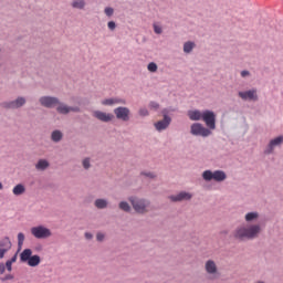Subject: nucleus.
Wrapping results in <instances>:
<instances>
[{"label":"nucleus","instance_id":"17","mask_svg":"<svg viewBox=\"0 0 283 283\" xmlns=\"http://www.w3.org/2000/svg\"><path fill=\"white\" fill-rule=\"evenodd\" d=\"M59 106L56 107V112L57 114H70V112H80L78 107H72V106H67L66 104H63L60 102V104H57Z\"/></svg>","mask_w":283,"mask_h":283},{"label":"nucleus","instance_id":"45","mask_svg":"<svg viewBox=\"0 0 283 283\" xmlns=\"http://www.w3.org/2000/svg\"><path fill=\"white\" fill-rule=\"evenodd\" d=\"M11 264H14L17 262V254H14L10 260H8Z\"/></svg>","mask_w":283,"mask_h":283},{"label":"nucleus","instance_id":"13","mask_svg":"<svg viewBox=\"0 0 283 283\" xmlns=\"http://www.w3.org/2000/svg\"><path fill=\"white\" fill-rule=\"evenodd\" d=\"M163 114L164 118L154 124L156 132L159 133L165 132V129H168L171 125V118L169 117V115H167V111H163Z\"/></svg>","mask_w":283,"mask_h":283},{"label":"nucleus","instance_id":"27","mask_svg":"<svg viewBox=\"0 0 283 283\" xmlns=\"http://www.w3.org/2000/svg\"><path fill=\"white\" fill-rule=\"evenodd\" d=\"M82 167L84 169H90L92 167V159L90 157H86L82 160Z\"/></svg>","mask_w":283,"mask_h":283},{"label":"nucleus","instance_id":"19","mask_svg":"<svg viewBox=\"0 0 283 283\" xmlns=\"http://www.w3.org/2000/svg\"><path fill=\"white\" fill-rule=\"evenodd\" d=\"M87 6V2L85 0H73L71 2V8H73V10H85Z\"/></svg>","mask_w":283,"mask_h":283},{"label":"nucleus","instance_id":"7","mask_svg":"<svg viewBox=\"0 0 283 283\" xmlns=\"http://www.w3.org/2000/svg\"><path fill=\"white\" fill-rule=\"evenodd\" d=\"M25 103H28L25 97L18 96L15 99L2 102L0 107L3 109H21V107H24Z\"/></svg>","mask_w":283,"mask_h":283},{"label":"nucleus","instance_id":"47","mask_svg":"<svg viewBox=\"0 0 283 283\" xmlns=\"http://www.w3.org/2000/svg\"><path fill=\"white\" fill-rule=\"evenodd\" d=\"M0 52H1V49H0Z\"/></svg>","mask_w":283,"mask_h":283},{"label":"nucleus","instance_id":"10","mask_svg":"<svg viewBox=\"0 0 283 283\" xmlns=\"http://www.w3.org/2000/svg\"><path fill=\"white\" fill-rule=\"evenodd\" d=\"M117 120H122L123 123L129 122L132 118V111L127 106H118L113 111Z\"/></svg>","mask_w":283,"mask_h":283},{"label":"nucleus","instance_id":"26","mask_svg":"<svg viewBox=\"0 0 283 283\" xmlns=\"http://www.w3.org/2000/svg\"><path fill=\"white\" fill-rule=\"evenodd\" d=\"M118 208L120 211H125V213H129L132 211V206H129V202L127 201H120L118 203Z\"/></svg>","mask_w":283,"mask_h":283},{"label":"nucleus","instance_id":"44","mask_svg":"<svg viewBox=\"0 0 283 283\" xmlns=\"http://www.w3.org/2000/svg\"><path fill=\"white\" fill-rule=\"evenodd\" d=\"M6 273V264L0 263V275H3Z\"/></svg>","mask_w":283,"mask_h":283},{"label":"nucleus","instance_id":"29","mask_svg":"<svg viewBox=\"0 0 283 283\" xmlns=\"http://www.w3.org/2000/svg\"><path fill=\"white\" fill-rule=\"evenodd\" d=\"M147 70L148 72H158V64H156V62H150L147 65Z\"/></svg>","mask_w":283,"mask_h":283},{"label":"nucleus","instance_id":"42","mask_svg":"<svg viewBox=\"0 0 283 283\" xmlns=\"http://www.w3.org/2000/svg\"><path fill=\"white\" fill-rule=\"evenodd\" d=\"M4 266H6L7 271H9V273L12 271V263L11 262L7 261Z\"/></svg>","mask_w":283,"mask_h":283},{"label":"nucleus","instance_id":"21","mask_svg":"<svg viewBox=\"0 0 283 283\" xmlns=\"http://www.w3.org/2000/svg\"><path fill=\"white\" fill-rule=\"evenodd\" d=\"M258 218H260V213L258 211H252V212L245 213L244 220L245 222L250 223V222H255Z\"/></svg>","mask_w":283,"mask_h":283},{"label":"nucleus","instance_id":"37","mask_svg":"<svg viewBox=\"0 0 283 283\" xmlns=\"http://www.w3.org/2000/svg\"><path fill=\"white\" fill-rule=\"evenodd\" d=\"M96 240H97V242H103L105 240V233L97 232Z\"/></svg>","mask_w":283,"mask_h":283},{"label":"nucleus","instance_id":"2","mask_svg":"<svg viewBox=\"0 0 283 283\" xmlns=\"http://www.w3.org/2000/svg\"><path fill=\"white\" fill-rule=\"evenodd\" d=\"M188 117L190 120H203L206 127L209 129H216V113L213 111L205 109H192L188 111Z\"/></svg>","mask_w":283,"mask_h":283},{"label":"nucleus","instance_id":"18","mask_svg":"<svg viewBox=\"0 0 283 283\" xmlns=\"http://www.w3.org/2000/svg\"><path fill=\"white\" fill-rule=\"evenodd\" d=\"M50 168V161L48 159H39L35 164L36 171H45V169Z\"/></svg>","mask_w":283,"mask_h":283},{"label":"nucleus","instance_id":"24","mask_svg":"<svg viewBox=\"0 0 283 283\" xmlns=\"http://www.w3.org/2000/svg\"><path fill=\"white\" fill-rule=\"evenodd\" d=\"M13 196H23L25 193V186L23 184H18L13 189H12Z\"/></svg>","mask_w":283,"mask_h":283},{"label":"nucleus","instance_id":"30","mask_svg":"<svg viewBox=\"0 0 283 283\" xmlns=\"http://www.w3.org/2000/svg\"><path fill=\"white\" fill-rule=\"evenodd\" d=\"M138 115L145 118L149 116V111L147 109V107H140L138 111Z\"/></svg>","mask_w":283,"mask_h":283},{"label":"nucleus","instance_id":"16","mask_svg":"<svg viewBox=\"0 0 283 283\" xmlns=\"http://www.w3.org/2000/svg\"><path fill=\"white\" fill-rule=\"evenodd\" d=\"M93 116L97 120H101V123H112V120H114V114L103 111H94Z\"/></svg>","mask_w":283,"mask_h":283},{"label":"nucleus","instance_id":"14","mask_svg":"<svg viewBox=\"0 0 283 283\" xmlns=\"http://www.w3.org/2000/svg\"><path fill=\"white\" fill-rule=\"evenodd\" d=\"M205 270L208 275H210V280H218V265L216 264V261L208 260L205 263Z\"/></svg>","mask_w":283,"mask_h":283},{"label":"nucleus","instance_id":"34","mask_svg":"<svg viewBox=\"0 0 283 283\" xmlns=\"http://www.w3.org/2000/svg\"><path fill=\"white\" fill-rule=\"evenodd\" d=\"M155 34H163V27L158 25L157 23L153 24Z\"/></svg>","mask_w":283,"mask_h":283},{"label":"nucleus","instance_id":"3","mask_svg":"<svg viewBox=\"0 0 283 283\" xmlns=\"http://www.w3.org/2000/svg\"><path fill=\"white\" fill-rule=\"evenodd\" d=\"M134 211L140 213L142 216L149 212V207H151V201L146 198H138L136 196L128 197Z\"/></svg>","mask_w":283,"mask_h":283},{"label":"nucleus","instance_id":"12","mask_svg":"<svg viewBox=\"0 0 283 283\" xmlns=\"http://www.w3.org/2000/svg\"><path fill=\"white\" fill-rule=\"evenodd\" d=\"M238 96L239 98H241V101H249V102H253L255 103V101H258V88L253 87L250 88L248 91H239L238 92Z\"/></svg>","mask_w":283,"mask_h":283},{"label":"nucleus","instance_id":"36","mask_svg":"<svg viewBox=\"0 0 283 283\" xmlns=\"http://www.w3.org/2000/svg\"><path fill=\"white\" fill-rule=\"evenodd\" d=\"M148 106L151 108V109H159L160 108V104H158V102H149Z\"/></svg>","mask_w":283,"mask_h":283},{"label":"nucleus","instance_id":"25","mask_svg":"<svg viewBox=\"0 0 283 283\" xmlns=\"http://www.w3.org/2000/svg\"><path fill=\"white\" fill-rule=\"evenodd\" d=\"M0 249H7V251L9 249H12V242L10 241V238L4 237L1 241H0Z\"/></svg>","mask_w":283,"mask_h":283},{"label":"nucleus","instance_id":"1","mask_svg":"<svg viewBox=\"0 0 283 283\" xmlns=\"http://www.w3.org/2000/svg\"><path fill=\"white\" fill-rule=\"evenodd\" d=\"M261 233L262 226L259 223H248L237 227L233 231V238L239 242H247L260 238Z\"/></svg>","mask_w":283,"mask_h":283},{"label":"nucleus","instance_id":"33","mask_svg":"<svg viewBox=\"0 0 283 283\" xmlns=\"http://www.w3.org/2000/svg\"><path fill=\"white\" fill-rule=\"evenodd\" d=\"M104 13L106 14V17H114V8L112 7H106L104 9Z\"/></svg>","mask_w":283,"mask_h":283},{"label":"nucleus","instance_id":"31","mask_svg":"<svg viewBox=\"0 0 283 283\" xmlns=\"http://www.w3.org/2000/svg\"><path fill=\"white\" fill-rule=\"evenodd\" d=\"M140 176H145L146 178H150V180H153L154 178H156V174L151 172V171H142Z\"/></svg>","mask_w":283,"mask_h":283},{"label":"nucleus","instance_id":"23","mask_svg":"<svg viewBox=\"0 0 283 283\" xmlns=\"http://www.w3.org/2000/svg\"><path fill=\"white\" fill-rule=\"evenodd\" d=\"M109 205V201H107V199H96L94 201V206L96 207V209H107V206Z\"/></svg>","mask_w":283,"mask_h":283},{"label":"nucleus","instance_id":"46","mask_svg":"<svg viewBox=\"0 0 283 283\" xmlns=\"http://www.w3.org/2000/svg\"><path fill=\"white\" fill-rule=\"evenodd\" d=\"M3 189V184L0 182V191Z\"/></svg>","mask_w":283,"mask_h":283},{"label":"nucleus","instance_id":"41","mask_svg":"<svg viewBox=\"0 0 283 283\" xmlns=\"http://www.w3.org/2000/svg\"><path fill=\"white\" fill-rule=\"evenodd\" d=\"M241 76L242 78H247V76H251V72L244 70V71H241Z\"/></svg>","mask_w":283,"mask_h":283},{"label":"nucleus","instance_id":"38","mask_svg":"<svg viewBox=\"0 0 283 283\" xmlns=\"http://www.w3.org/2000/svg\"><path fill=\"white\" fill-rule=\"evenodd\" d=\"M107 28H108V30H111L112 32H114V30H116V22L109 21V22L107 23Z\"/></svg>","mask_w":283,"mask_h":283},{"label":"nucleus","instance_id":"43","mask_svg":"<svg viewBox=\"0 0 283 283\" xmlns=\"http://www.w3.org/2000/svg\"><path fill=\"white\" fill-rule=\"evenodd\" d=\"M84 238L86 240H92L94 238V234H92L91 232H85Z\"/></svg>","mask_w":283,"mask_h":283},{"label":"nucleus","instance_id":"20","mask_svg":"<svg viewBox=\"0 0 283 283\" xmlns=\"http://www.w3.org/2000/svg\"><path fill=\"white\" fill-rule=\"evenodd\" d=\"M51 140L52 143L59 144L61 140H63V132L60 129H54L51 133Z\"/></svg>","mask_w":283,"mask_h":283},{"label":"nucleus","instance_id":"11","mask_svg":"<svg viewBox=\"0 0 283 283\" xmlns=\"http://www.w3.org/2000/svg\"><path fill=\"white\" fill-rule=\"evenodd\" d=\"M39 103L42 107H45L46 109H53L55 105H60L61 101L59 97L44 95L39 98Z\"/></svg>","mask_w":283,"mask_h":283},{"label":"nucleus","instance_id":"15","mask_svg":"<svg viewBox=\"0 0 283 283\" xmlns=\"http://www.w3.org/2000/svg\"><path fill=\"white\" fill-rule=\"evenodd\" d=\"M191 198H193V193L187 191H180L168 197L170 202H185L191 200Z\"/></svg>","mask_w":283,"mask_h":283},{"label":"nucleus","instance_id":"35","mask_svg":"<svg viewBox=\"0 0 283 283\" xmlns=\"http://www.w3.org/2000/svg\"><path fill=\"white\" fill-rule=\"evenodd\" d=\"M114 99H115V105H127V101L125 98L114 97Z\"/></svg>","mask_w":283,"mask_h":283},{"label":"nucleus","instance_id":"6","mask_svg":"<svg viewBox=\"0 0 283 283\" xmlns=\"http://www.w3.org/2000/svg\"><path fill=\"white\" fill-rule=\"evenodd\" d=\"M214 128L205 127L200 123H193L190 126L191 136H200L201 138H209L213 134Z\"/></svg>","mask_w":283,"mask_h":283},{"label":"nucleus","instance_id":"28","mask_svg":"<svg viewBox=\"0 0 283 283\" xmlns=\"http://www.w3.org/2000/svg\"><path fill=\"white\" fill-rule=\"evenodd\" d=\"M23 242H25V234L23 232L18 233V247L21 249L23 247Z\"/></svg>","mask_w":283,"mask_h":283},{"label":"nucleus","instance_id":"4","mask_svg":"<svg viewBox=\"0 0 283 283\" xmlns=\"http://www.w3.org/2000/svg\"><path fill=\"white\" fill-rule=\"evenodd\" d=\"M20 262L28 264V266H39L41 264V256L39 254L32 255V249H24L20 253Z\"/></svg>","mask_w":283,"mask_h":283},{"label":"nucleus","instance_id":"22","mask_svg":"<svg viewBox=\"0 0 283 283\" xmlns=\"http://www.w3.org/2000/svg\"><path fill=\"white\" fill-rule=\"evenodd\" d=\"M195 49H196V42L187 41V42L184 43L185 54H191V52H193Z\"/></svg>","mask_w":283,"mask_h":283},{"label":"nucleus","instance_id":"39","mask_svg":"<svg viewBox=\"0 0 283 283\" xmlns=\"http://www.w3.org/2000/svg\"><path fill=\"white\" fill-rule=\"evenodd\" d=\"M8 280H14V275L7 274L3 277H1V282H8Z\"/></svg>","mask_w":283,"mask_h":283},{"label":"nucleus","instance_id":"32","mask_svg":"<svg viewBox=\"0 0 283 283\" xmlns=\"http://www.w3.org/2000/svg\"><path fill=\"white\" fill-rule=\"evenodd\" d=\"M102 105H107L109 107H112V105H115V99L113 98H106L104 101H102Z\"/></svg>","mask_w":283,"mask_h":283},{"label":"nucleus","instance_id":"8","mask_svg":"<svg viewBox=\"0 0 283 283\" xmlns=\"http://www.w3.org/2000/svg\"><path fill=\"white\" fill-rule=\"evenodd\" d=\"M31 234L36 240H48V238L52 237V231L44 226H36L31 228Z\"/></svg>","mask_w":283,"mask_h":283},{"label":"nucleus","instance_id":"5","mask_svg":"<svg viewBox=\"0 0 283 283\" xmlns=\"http://www.w3.org/2000/svg\"><path fill=\"white\" fill-rule=\"evenodd\" d=\"M201 178L206 182H211V180H214L216 182H224V180H227V172L223 170H205L201 175Z\"/></svg>","mask_w":283,"mask_h":283},{"label":"nucleus","instance_id":"9","mask_svg":"<svg viewBox=\"0 0 283 283\" xmlns=\"http://www.w3.org/2000/svg\"><path fill=\"white\" fill-rule=\"evenodd\" d=\"M282 145L283 135H279L269 142V144L265 146V149L263 150V154L265 156H271V154H275V149H277V147H282Z\"/></svg>","mask_w":283,"mask_h":283},{"label":"nucleus","instance_id":"40","mask_svg":"<svg viewBox=\"0 0 283 283\" xmlns=\"http://www.w3.org/2000/svg\"><path fill=\"white\" fill-rule=\"evenodd\" d=\"M7 252L8 249L0 248V260H3V258H6Z\"/></svg>","mask_w":283,"mask_h":283}]
</instances>
